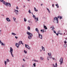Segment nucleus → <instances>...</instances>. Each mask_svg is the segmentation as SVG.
<instances>
[{
	"label": "nucleus",
	"mask_w": 67,
	"mask_h": 67,
	"mask_svg": "<svg viewBox=\"0 0 67 67\" xmlns=\"http://www.w3.org/2000/svg\"><path fill=\"white\" fill-rule=\"evenodd\" d=\"M3 4H5V5L7 6V7H8V6H9L10 7H11V4L9 3H7L5 2H3Z\"/></svg>",
	"instance_id": "1"
},
{
	"label": "nucleus",
	"mask_w": 67,
	"mask_h": 67,
	"mask_svg": "<svg viewBox=\"0 0 67 67\" xmlns=\"http://www.w3.org/2000/svg\"><path fill=\"white\" fill-rule=\"evenodd\" d=\"M27 34L28 35H29L28 36V38L29 39H31L32 38V36H33L32 34L30 32H27Z\"/></svg>",
	"instance_id": "2"
},
{
	"label": "nucleus",
	"mask_w": 67,
	"mask_h": 67,
	"mask_svg": "<svg viewBox=\"0 0 67 67\" xmlns=\"http://www.w3.org/2000/svg\"><path fill=\"white\" fill-rule=\"evenodd\" d=\"M10 53H11V55L13 57H14V56L13 55V54L12 53V52H13V49L12 48V47H10Z\"/></svg>",
	"instance_id": "3"
},
{
	"label": "nucleus",
	"mask_w": 67,
	"mask_h": 67,
	"mask_svg": "<svg viewBox=\"0 0 67 67\" xmlns=\"http://www.w3.org/2000/svg\"><path fill=\"white\" fill-rule=\"evenodd\" d=\"M58 17L57 18L56 17H55V18H54L53 20V22H54V23H55L54 22V21L56 20L57 21V23H58Z\"/></svg>",
	"instance_id": "4"
},
{
	"label": "nucleus",
	"mask_w": 67,
	"mask_h": 67,
	"mask_svg": "<svg viewBox=\"0 0 67 67\" xmlns=\"http://www.w3.org/2000/svg\"><path fill=\"white\" fill-rule=\"evenodd\" d=\"M59 62H60V65H62V63H63V58H62L60 59Z\"/></svg>",
	"instance_id": "5"
},
{
	"label": "nucleus",
	"mask_w": 67,
	"mask_h": 67,
	"mask_svg": "<svg viewBox=\"0 0 67 67\" xmlns=\"http://www.w3.org/2000/svg\"><path fill=\"white\" fill-rule=\"evenodd\" d=\"M25 47L27 48H28V49H30V47H29L28 45L25 44Z\"/></svg>",
	"instance_id": "6"
},
{
	"label": "nucleus",
	"mask_w": 67,
	"mask_h": 67,
	"mask_svg": "<svg viewBox=\"0 0 67 67\" xmlns=\"http://www.w3.org/2000/svg\"><path fill=\"white\" fill-rule=\"evenodd\" d=\"M19 45H21V44H22L23 45V43H22V41H20L19 42Z\"/></svg>",
	"instance_id": "7"
},
{
	"label": "nucleus",
	"mask_w": 67,
	"mask_h": 67,
	"mask_svg": "<svg viewBox=\"0 0 67 67\" xmlns=\"http://www.w3.org/2000/svg\"><path fill=\"white\" fill-rule=\"evenodd\" d=\"M53 65V67H57V63H55V66L54 64H52Z\"/></svg>",
	"instance_id": "8"
},
{
	"label": "nucleus",
	"mask_w": 67,
	"mask_h": 67,
	"mask_svg": "<svg viewBox=\"0 0 67 67\" xmlns=\"http://www.w3.org/2000/svg\"><path fill=\"white\" fill-rule=\"evenodd\" d=\"M39 36L40 38L41 39H42V35H41L40 34H39Z\"/></svg>",
	"instance_id": "9"
},
{
	"label": "nucleus",
	"mask_w": 67,
	"mask_h": 67,
	"mask_svg": "<svg viewBox=\"0 0 67 67\" xmlns=\"http://www.w3.org/2000/svg\"><path fill=\"white\" fill-rule=\"evenodd\" d=\"M14 12H15L16 14H17L18 12H19V11H18V10H15Z\"/></svg>",
	"instance_id": "10"
},
{
	"label": "nucleus",
	"mask_w": 67,
	"mask_h": 67,
	"mask_svg": "<svg viewBox=\"0 0 67 67\" xmlns=\"http://www.w3.org/2000/svg\"><path fill=\"white\" fill-rule=\"evenodd\" d=\"M6 20L7 21H8V22H10V21H11L9 18H7L6 19Z\"/></svg>",
	"instance_id": "11"
},
{
	"label": "nucleus",
	"mask_w": 67,
	"mask_h": 67,
	"mask_svg": "<svg viewBox=\"0 0 67 67\" xmlns=\"http://www.w3.org/2000/svg\"><path fill=\"white\" fill-rule=\"evenodd\" d=\"M15 45L16 46H17V47H18V48H19V44H18V43H16Z\"/></svg>",
	"instance_id": "12"
},
{
	"label": "nucleus",
	"mask_w": 67,
	"mask_h": 67,
	"mask_svg": "<svg viewBox=\"0 0 67 67\" xmlns=\"http://www.w3.org/2000/svg\"><path fill=\"white\" fill-rule=\"evenodd\" d=\"M44 27L45 29V30H47V28L46 27V26H45V25H44Z\"/></svg>",
	"instance_id": "13"
},
{
	"label": "nucleus",
	"mask_w": 67,
	"mask_h": 67,
	"mask_svg": "<svg viewBox=\"0 0 67 67\" xmlns=\"http://www.w3.org/2000/svg\"><path fill=\"white\" fill-rule=\"evenodd\" d=\"M65 40H65L64 42V43H65V44H66V43H67V38H65Z\"/></svg>",
	"instance_id": "14"
},
{
	"label": "nucleus",
	"mask_w": 67,
	"mask_h": 67,
	"mask_svg": "<svg viewBox=\"0 0 67 67\" xmlns=\"http://www.w3.org/2000/svg\"><path fill=\"white\" fill-rule=\"evenodd\" d=\"M34 10L35 11H36V12H37L38 10L36 9L35 7H34Z\"/></svg>",
	"instance_id": "15"
},
{
	"label": "nucleus",
	"mask_w": 67,
	"mask_h": 67,
	"mask_svg": "<svg viewBox=\"0 0 67 67\" xmlns=\"http://www.w3.org/2000/svg\"><path fill=\"white\" fill-rule=\"evenodd\" d=\"M52 28V30H54V29H55V28L53 26H52V27H51V28Z\"/></svg>",
	"instance_id": "16"
},
{
	"label": "nucleus",
	"mask_w": 67,
	"mask_h": 67,
	"mask_svg": "<svg viewBox=\"0 0 67 67\" xmlns=\"http://www.w3.org/2000/svg\"><path fill=\"white\" fill-rule=\"evenodd\" d=\"M42 49L43 50V51H45V48H44V47H43L42 46Z\"/></svg>",
	"instance_id": "17"
},
{
	"label": "nucleus",
	"mask_w": 67,
	"mask_h": 67,
	"mask_svg": "<svg viewBox=\"0 0 67 67\" xmlns=\"http://www.w3.org/2000/svg\"><path fill=\"white\" fill-rule=\"evenodd\" d=\"M55 5V6H57V7L58 8H59V6L58 5V4H56Z\"/></svg>",
	"instance_id": "18"
},
{
	"label": "nucleus",
	"mask_w": 67,
	"mask_h": 67,
	"mask_svg": "<svg viewBox=\"0 0 67 67\" xmlns=\"http://www.w3.org/2000/svg\"><path fill=\"white\" fill-rule=\"evenodd\" d=\"M60 18V19H62V17L61 16H58V18Z\"/></svg>",
	"instance_id": "19"
},
{
	"label": "nucleus",
	"mask_w": 67,
	"mask_h": 67,
	"mask_svg": "<svg viewBox=\"0 0 67 67\" xmlns=\"http://www.w3.org/2000/svg\"><path fill=\"white\" fill-rule=\"evenodd\" d=\"M12 35H16V34H15V33H13L12 32Z\"/></svg>",
	"instance_id": "20"
},
{
	"label": "nucleus",
	"mask_w": 67,
	"mask_h": 67,
	"mask_svg": "<svg viewBox=\"0 0 67 67\" xmlns=\"http://www.w3.org/2000/svg\"><path fill=\"white\" fill-rule=\"evenodd\" d=\"M36 31L38 32V30L37 28L36 29Z\"/></svg>",
	"instance_id": "21"
},
{
	"label": "nucleus",
	"mask_w": 67,
	"mask_h": 67,
	"mask_svg": "<svg viewBox=\"0 0 67 67\" xmlns=\"http://www.w3.org/2000/svg\"><path fill=\"white\" fill-rule=\"evenodd\" d=\"M27 29H28V30H30V29H31L30 27L28 26L27 27Z\"/></svg>",
	"instance_id": "22"
},
{
	"label": "nucleus",
	"mask_w": 67,
	"mask_h": 67,
	"mask_svg": "<svg viewBox=\"0 0 67 67\" xmlns=\"http://www.w3.org/2000/svg\"><path fill=\"white\" fill-rule=\"evenodd\" d=\"M1 43L2 45H4H4H5V44H3V43H2V42L1 41Z\"/></svg>",
	"instance_id": "23"
},
{
	"label": "nucleus",
	"mask_w": 67,
	"mask_h": 67,
	"mask_svg": "<svg viewBox=\"0 0 67 67\" xmlns=\"http://www.w3.org/2000/svg\"><path fill=\"white\" fill-rule=\"evenodd\" d=\"M33 65L34 66V67H36V63H34Z\"/></svg>",
	"instance_id": "24"
},
{
	"label": "nucleus",
	"mask_w": 67,
	"mask_h": 67,
	"mask_svg": "<svg viewBox=\"0 0 67 67\" xmlns=\"http://www.w3.org/2000/svg\"><path fill=\"white\" fill-rule=\"evenodd\" d=\"M48 54L49 56H51V53H48Z\"/></svg>",
	"instance_id": "25"
},
{
	"label": "nucleus",
	"mask_w": 67,
	"mask_h": 67,
	"mask_svg": "<svg viewBox=\"0 0 67 67\" xmlns=\"http://www.w3.org/2000/svg\"><path fill=\"white\" fill-rule=\"evenodd\" d=\"M64 47H66V46H67V45L66 44H65L64 46Z\"/></svg>",
	"instance_id": "26"
},
{
	"label": "nucleus",
	"mask_w": 67,
	"mask_h": 67,
	"mask_svg": "<svg viewBox=\"0 0 67 67\" xmlns=\"http://www.w3.org/2000/svg\"><path fill=\"white\" fill-rule=\"evenodd\" d=\"M36 21H38V17H37V18H36Z\"/></svg>",
	"instance_id": "27"
},
{
	"label": "nucleus",
	"mask_w": 67,
	"mask_h": 67,
	"mask_svg": "<svg viewBox=\"0 0 67 67\" xmlns=\"http://www.w3.org/2000/svg\"><path fill=\"white\" fill-rule=\"evenodd\" d=\"M24 53H25V54H26V53H27V51H25V50L24 51Z\"/></svg>",
	"instance_id": "28"
},
{
	"label": "nucleus",
	"mask_w": 67,
	"mask_h": 67,
	"mask_svg": "<svg viewBox=\"0 0 67 67\" xmlns=\"http://www.w3.org/2000/svg\"><path fill=\"white\" fill-rule=\"evenodd\" d=\"M4 64L5 65H7V62L5 61H4Z\"/></svg>",
	"instance_id": "29"
},
{
	"label": "nucleus",
	"mask_w": 67,
	"mask_h": 67,
	"mask_svg": "<svg viewBox=\"0 0 67 67\" xmlns=\"http://www.w3.org/2000/svg\"><path fill=\"white\" fill-rule=\"evenodd\" d=\"M33 17L34 18H36V16H35V15H34L33 14Z\"/></svg>",
	"instance_id": "30"
},
{
	"label": "nucleus",
	"mask_w": 67,
	"mask_h": 67,
	"mask_svg": "<svg viewBox=\"0 0 67 67\" xmlns=\"http://www.w3.org/2000/svg\"><path fill=\"white\" fill-rule=\"evenodd\" d=\"M28 12H29V13H31V10H29Z\"/></svg>",
	"instance_id": "31"
},
{
	"label": "nucleus",
	"mask_w": 67,
	"mask_h": 67,
	"mask_svg": "<svg viewBox=\"0 0 67 67\" xmlns=\"http://www.w3.org/2000/svg\"><path fill=\"white\" fill-rule=\"evenodd\" d=\"M24 21L25 22H26V19L25 18H24Z\"/></svg>",
	"instance_id": "32"
},
{
	"label": "nucleus",
	"mask_w": 67,
	"mask_h": 67,
	"mask_svg": "<svg viewBox=\"0 0 67 67\" xmlns=\"http://www.w3.org/2000/svg\"><path fill=\"white\" fill-rule=\"evenodd\" d=\"M47 10L49 12H50V11H49V9L47 8Z\"/></svg>",
	"instance_id": "33"
},
{
	"label": "nucleus",
	"mask_w": 67,
	"mask_h": 67,
	"mask_svg": "<svg viewBox=\"0 0 67 67\" xmlns=\"http://www.w3.org/2000/svg\"><path fill=\"white\" fill-rule=\"evenodd\" d=\"M53 31L54 33H55V34H56V31H54V30H53Z\"/></svg>",
	"instance_id": "34"
},
{
	"label": "nucleus",
	"mask_w": 67,
	"mask_h": 67,
	"mask_svg": "<svg viewBox=\"0 0 67 67\" xmlns=\"http://www.w3.org/2000/svg\"><path fill=\"white\" fill-rule=\"evenodd\" d=\"M40 59H41V60H43V58H42V57H41L40 58Z\"/></svg>",
	"instance_id": "35"
},
{
	"label": "nucleus",
	"mask_w": 67,
	"mask_h": 67,
	"mask_svg": "<svg viewBox=\"0 0 67 67\" xmlns=\"http://www.w3.org/2000/svg\"><path fill=\"white\" fill-rule=\"evenodd\" d=\"M13 19L14 20V21H15V18H13Z\"/></svg>",
	"instance_id": "36"
},
{
	"label": "nucleus",
	"mask_w": 67,
	"mask_h": 67,
	"mask_svg": "<svg viewBox=\"0 0 67 67\" xmlns=\"http://www.w3.org/2000/svg\"><path fill=\"white\" fill-rule=\"evenodd\" d=\"M47 60H49V57H47Z\"/></svg>",
	"instance_id": "37"
},
{
	"label": "nucleus",
	"mask_w": 67,
	"mask_h": 67,
	"mask_svg": "<svg viewBox=\"0 0 67 67\" xmlns=\"http://www.w3.org/2000/svg\"><path fill=\"white\" fill-rule=\"evenodd\" d=\"M16 9H17V10H18V9H19V8H18V7L17 6L16 7Z\"/></svg>",
	"instance_id": "38"
},
{
	"label": "nucleus",
	"mask_w": 67,
	"mask_h": 67,
	"mask_svg": "<svg viewBox=\"0 0 67 67\" xmlns=\"http://www.w3.org/2000/svg\"><path fill=\"white\" fill-rule=\"evenodd\" d=\"M58 34H60L61 35H62V34H63L62 33H58Z\"/></svg>",
	"instance_id": "39"
},
{
	"label": "nucleus",
	"mask_w": 67,
	"mask_h": 67,
	"mask_svg": "<svg viewBox=\"0 0 67 67\" xmlns=\"http://www.w3.org/2000/svg\"><path fill=\"white\" fill-rule=\"evenodd\" d=\"M49 58H52V56H51V55H50L49 56Z\"/></svg>",
	"instance_id": "40"
},
{
	"label": "nucleus",
	"mask_w": 67,
	"mask_h": 67,
	"mask_svg": "<svg viewBox=\"0 0 67 67\" xmlns=\"http://www.w3.org/2000/svg\"><path fill=\"white\" fill-rule=\"evenodd\" d=\"M7 60L8 62H9V59H7Z\"/></svg>",
	"instance_id": "41"
},
{
	"label": "nucleus",
	"mask_w": 67,
	"mask_h": 67,
	"mask_svg": "<svg viewBox=\"0 0 67 67\" xmlns=\"http://www.w3.org/2000/svg\"><path fill=\"white\" fill-rule=\"evenodd\" d=\"M1 2H3V0H0Z\"/></svg>",
	"instance_id": "42"
},
{
	"label": "nucleus",
	"mask_w": 67,
	"mask_h": 67,
	"mask_svg": "<svg viewBox=\"0 0 67 67\" xmlns=\"http://www.w3.org/2000/svg\"><path fill=\"white\" fill-rule=\"evenodd\" d=\"M15 38H16V39H17V38H18V37L16 36H15Z\"/></svg>",
	"instance_id": "43"
},
{
	"label": "nucleus",
	"mask_w": 67,
	"mask_h": 67,
	"mask_svg": "<svg viewBox=\"0 0 67 67\" xmlns=\"http://www.w3.org/2000/svg\"><path fill=\"white\" fill-rule=\"evenodd\" d=\"M34 61H35V62H38V61H37V60H35Z\"/></svg>",
	"instance_id": "44"
},
{
	"label": "nucleus",
	"mask_w": 67,
	"mask_h": 67,
	"mask_svg": "<svg viewBox=\"0 0 67 67\" xmlns=\"http://www.w3.org/2000/svg\"><path fill=\"white\" fill-rule=\"evenodd\" d=\"M56 34V35H57V36H58V34Z\"/></svg>",
	"instance_id": "45"
},
{
	"label": "nucleus",
	"mask_w": 67,
	"mask_h": 67,
	"mask_svg": "<svg viewBox=\"0 0 67 67\" xmlns=\"http://www.w3.org/2000/svg\"><path fill=\"white\" fill-rule=\"evenodd\" d=\"M23 61H24V62H25V60L24 59H23Z\"/></svg>",
	"instance_id": "46"
},
{
	"label": "nucleus",
	"mask_w": 67,
	"mask_h": 67,
	"mask_svg": "<svg viewBox=\"0 0 67 67\" xmlns=\"http://www.w3.org/2000/svg\"><path fill=\"white\" fill-rule=\"evenodd\" d=\"M22 67H24V65H22Z\"/></svg>",
	"instance_id": "47"
},
{
	"label": "nucleus",
	"mask_w": 67,
	"mask_h": 67,
	"mask_svg": "<svg viewBox=\"0 0 67 67\" xmlns=\"http://www.w3.org/2000/svg\"><path fill=\"white\" fill-rule=\"evenodd\" d=\"M52 6L53 7H54V4H52Z\"/></svg>",
	"instance_id": "48"
},
{
	"label": "nucleus",
	"mask_w": 67,
	"mask_h": 67,
	"mask_svg": "<svg viewBox=\"0 0 67 67\" xmlns=\"http://www.w3.org/2000/svg\"><path fill=\"white\" fill-rule=\"evenodd\" d=\"M43 30H41V32H42V31H43Z\"/></svg>",
	"instance_id": "49"
},
{
	"label": "nucleus",
	"mask_w": 67,
	"mask_h": 67,
	"mask_svg": "<svg viewBox=\"0 0 67 67\" xmlns=\"http://www.w3.org/2000/svg\"><path fill=\"white\" fill-rule=\"evenodd\" d=\"M43 30V33H44V30Z\"/></svg>",
	"instance_id": "50"
},
{
	"label": "nucleus",
	"mask_w": 67,
	"mask_h": 67,
	"mask_svg": "<svg viewBox=\"0 0 67 67\" xmlns=\"http://www.w3.org/2000/svg\"><path fill=\"white\" fill-rule=\"evenodd\" d=\"M41 5L42 6V5H43V4H41Z\"/></svg>",
	"instance_id": "51"
},
{
	"label": "nucleus",
	"mask_w": 67,
	"mask_h": 67,
	"mask_svg": "<svg viewBox=\"0 0 67 67\" xmlns=\"http://www.w3.org/2000/svg\"><path fill=\"white\" fill-rule=\"evenodd\" d=\"M34 19H35V20H36V17L35 18H34Z\"/></svg>",
	"instance_id": "52"
},
{
	"label": "nucleus",
	"mask_w": 67,
	"mask_h": 67,
	"mask_svg": "<svg viewBox=\"0 0 67 67\" xmlns=\"http://www.w3.org/2000/svg\"><path fill=\"white\" fill-rule=\"evenodd\" d=\"M3 15V16H4V15Z\"/></svg>",
	"instance_id": "53"
},
{
	"label": "nucleus",
	"mask_w": 67,
	"mask_h": 67,
	"mask_svg": "<svg viewBox=\"0 0 67 67\" xmlns=\"http://www.w3.org/2000/svg\"><path fill=\"white\" fill-rule=\"evenodd\" d=\"M1 40H0V44L1 43Z\"/></svg>",
	"instance_id": "54"
},
{
	"label": "nucleus",
	"mask_w": 67,
	"mask_h": 67,
	"mask_svg": "<svg viewBox=\"0 0 67 67\" xmlns=\"http://www.w3.org/2000/svg\"><path fill=\"white\" fill-rule=\"evenodd\" d=\"M42 51V50H40V52H41Z\"/></svg>",
	"instance_id": "55"
},
{
	"label": "nucleus",
	"mask_w": 67,
	"mask_h": 67,
	"mask_svg": "<svg viewBox=\"0 0 67 67\" xmlns=\"http://www.w3.org/2000/svg\"><path fill=\"white\" fill-rule=\"evenodd\" d=\"M27 1H30V0H27Z\"/></svg>",
	"instance_id": "56"
},
{
	"label": "nucleus",
	"mask_w": 67,
	"mask_h": 67,
	"mask_svg": "<svg viewBox=\"0 0 67 67\" xmlns=\"http://www.w3.org/2000/svg\"><path fill=\"white\" fill-rule=\"evenodd\" d=\"M53 59H54V58H53Z\"/></svg>",
	"instance_id": "57"
},
{
	"label": "nucleus",
	"mask_w": 67,
	"mask_h": 67,
	"mask_svg": "<svg viewBox=\"0 0 67 67\" xmlns=\"http://www.w3.org/2000/svg\"><path fill=\"white\" fill-rule=\"evenodd\" d=\"M24 7H25V5H24Z\"/></svg>",
	"instance_id": "58"
},
{
	"label": "nucleus",
	"mask_w": 67,
	"mask_h": 67,
	"mask_svg": "<svg viewBox=\"0 0 67 67\" xmlns=\"http://www.w3.org/2000/svg\"><path fill=\"white\" fill-rule=\"evenodd\" d=\"M0 32H1V30H0Z\"/></svg>",
	"instance_id": "59"
},
{
	"label": "nucleus",
	"mask_w": 67,
	"mask_h": 67,
	"mask_svg": "<svg viewBox=\"0 0 67 67\" xmlns=\"http://www.w3.org/2000/svg\"><path fill=\"white\" fill-rule=\"evenodd\" d=\"M32 13V15H33V13Z\"/></svg>",
	"instance_id": "60"
}]
</instances>
